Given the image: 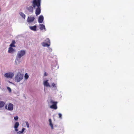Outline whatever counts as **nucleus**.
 <instances>
[{"label": "nucleus", "instance_id": "obj_1", "mask_svg": "<svg viewBox=\"0 0 134 134\" xmlns=\"http://www.w3.org/2000/svg\"><path fill=\"white\" fill-rule=\"evenodd\" d=\"M41 0H33L32 5L35 8L36 7H41Z\"/></svg>", "mask_w": 134, "mask_h": 134}, {"label": "nucleus", "instance_id": "obj_2", "mask_svg": "<svg viewBox=\"0 0 134 134\" xmlns=\"http://www.w3.org/2000/svg\"><path fill=\"white\" fill-rule=\"evenodd\" d=\"M23 76L24 75L23 74H21L20 72H19L16 75L15 79L16 81L17 82H19L23 79Z\"/></svg>", "mask_w": 134, "mask_h": 134}, {"label": "nucleus", "instance_id": "obj_3", "mask_svg": "<svg viewBox=\"0 0 134 134\" xmlns=\"http://www.w3.org/2000/svg\"><path fill=\"white\" fill-rule=\"evenodd\" d=\"M25 53V51L24 50H21L18 52L17 55V57L20 59L24 55Z\"/></svg>", "mask_w": 134, "mask_h": 134}, {"label": "nucleus", "instance_id": "obj_4", "mask_svg": "<svg viewBox=\"0 0 134 134\" xmlns=\"http://www.w3.org/2000/svg\"><path fill=\"white\" fill-rule=\"evenodd\" d=\"M14 75V74L13 73L8 72L7 73H5L4 74V76L7 78L12 79Z\"/></svg>", "mask_w": 134, "mask_h": 134}, {"label": "nucleus", "instance_id": "obj_5", "mask_svg": "<svg viewBox=\"0 0 134 134\" xmlns=\"http://www.w3.org/2000/svg\"><path fill=\"white\" fill-rule=\"evenodd\" d=\"M50 102L51 103L53 104V105H51L50 106V108L52 109H57V102H54L52 100Z\"/></svg>", "mask_w": 134, "mask_h": 134}, {"label": "nucleus", "instance_id": "obj_6", "mask_svg": "<svg viewBox=\"0 0 134 134\" xmlns=\"http://www.w3.org/2000/svg\"><path fill=\"white\" fill-rule=\"evenodd\" d=\"M7 106L6 105L5 106V108L6 109H7L9 111H12L13 109V104L10 103L8 105V107L7 108Z\"/></svg>", "mask_w": 134, "mask_h": 134}, {"label": "nucleus", "instance_id": "obj_7", "mask_svg": "<svg viewBox=\"0 0 134 134\" xmlns=\"http://www.w3.org/2000/svg\"><path fill=\"white\" fill-rule=\"evenodd\" d=\"M35 11V14L37 15L40 14L41 12V6L40 7H37Z\"/></svg>", "mask_w": 134, "mask_h": 134}, {"label": "nucleus", "instance_id": "obj_8", "mask_svg": "<svg viewBox=\"0 0 134 134\" xmlns=\"http://www.w3.org/2000/svg\"><path fill=\"white\" fill-rule=\"evenodd\" d=\"M35 18L34 17L28 16L27 19V21L29 23L32 22L34 20Z\"/></svg>", "mask_w": 134, "mask_h": 134}, {"label": "nucleus", "instance_id": "obj_9", "mask_svg": "<svg viewBox=\"0 0 134 134\" xmlns=\"http://www.w3.org/2000/svg\"><path fill=\"white\" fill-rule=\"evenodd\" d=\"M43 20V17L42 15H40L38 18V21L39 23H42Z\"/></svg>", "mask_w": 134, "mask_h": 134}, {"label": "nucleus", "instance_id": "obj_10", "mask_svg": "<svg viewBox=\"0 0 134 134\" xmlns=\"http://www.w3.org/2000/svg\"><path fill=\"white\" fill-rule=\"evenodd\" d=\"M19 125V123L18 122H16L14 124V128H15V130L16 131H18L17 128L18 127Z\"/></svg>", "mask_w": 134, "mask_h": 134}, {"label": "nucleus", "instance_id": "obj_11", "mask_svg": "<svg viewBox=\"0 0 134 134\" xmlns=\"http://www.w3.org/2000/svg\"><path fill=\"white\" fill-rule=\"evenodd\" d=\"M33 8L31 6H30L27 8V9L29 12L33 13Z\"/></svg>", "mask_w": 134, "mask_h": 134}, {"label": "nucleus", "instance_id": "obj_12", "mask_svg": "<svg viewBox=\"0 0 134 134\" xmlns=\"http://www.w3.org/2000/svg\"><path fill=\"white\" fill-rule=\"evenodd\" d=\"M48 80L45 81H44L43 84L46 87H51V86L49 85V83L48 82Z\"/></svg>", "mask_w": 134, "mask_h": 134}, {"label": "nucleus", "instance_id": "obj_13", "mask_svg": "<svg viewBox=\"0 0 134 134\" xmlns=\"http://www.w3.org/2000/svg\"><path fill=\"white\" fill-rule=\"evenodd\" d=\"M40 29L42 30H46V29H45V26L43 24H40L39 25Z\"/></svg>", "mask_w": 134, "mask_h": 134}, {"label": "nucleus", "instance_id": "obj_14", "mask_svg": "<svg viewBox=\"0 0 134 134\" xmlns=\"http://www.w3.org/2000/svg\"><path fill=\"white\" fill-rule=\"evenodd\" d=\"M37 26L36 25H35L34 26H30V29L34 31H36V30Z\"/></svg>", "mask_w": 134, "mask_h": 134}, {"label": "nucleus", "instance_id": "obj_15", "mask_svg": "<svg viewBox=\"0 0 134 134\" xmlns=\"http://www.w3.org/2000/svg\"><path fill=\"white\" fill-rule=\"evenodd\" d=\"M14 50L11 47H9L8 50V52L10 53L13 52L14 51Z\"/></svg>", "mask_w": 134, "mask_h": 134}, {"label": "nucleus", "instance_id": "obj_16", "mask_svg": "<svg viewBox=\"0 0 134 134\" xmlns=\"http://www.w3.org/2000/svg\"><path fill=\"white\" fill-rule=\"evenodd\" d=\"M42 46H43V47H48L50 46V44H49L47 43H45L44 42L42 43Z\"/></svg>", "mask_w": 134, "mask_h": 134}, {"label": "nucleus", "instance_id": "obj_17", "mask_svg": "<svg viewBox=\"0 0 134 134\" xmlns=\"http://www.w3.org/2000/svg\"><path fill=\"white\" fill-rule=\"evenodd\" d=\"M5 102L3 101H0V108H2L5 105Z\"/></svg>", "mask_w": 134, "mask_h": 134}, {"label": "nucleus", "instance_id": "obj_18", "mask_svg": "<svg viewBox=\"0 0 134 134\" xmlns=\"http://www.w3.org/2000/svg\"><path fill=\"white\" fill-rule=\"evenodd\" d=\"M49 125L50 126H51L52 129H53V125L52 124V120L51 119H49Z\"/></svg>", "mask_w": 134, "mask_h": 134}, {"label": "nucleus", "instance_id": "obj_19", "mask_svg": "<svg viewBox=\"0 0 134 134\" xmlns=\"http://www.w3.org/2000/svg\"><path fill=\"white\" fill-rule=\"evenodd\" d=\"M20 14L21 16L24 18L25 19V15L22 12H21L20 13Z\"/></svg>", "mask_w": 134, "mask_h": 134}, {"label": "nucleus", "instance_id": "obj_20", "mask_svg": "<svg viewBox=\"0 0 134 134\" xmlns=\"http://www.w3.org/2000/svg\"><path fill=\"white\" fill-rule=\"evenodd\" d=\"M45 41L46 42V43L48 44H49L50 45V40L48 38H47L45 40Z\"/></svg>", "mask_w": 134, "mask_h": 134}, {"label": "nucleus", "instance_id": "obj_21", "mask_svg": "<svg viewBox=\"0 0 134 134\" xmlns=\"http://www.w3.org/2000/svg\"><path fill=\"white\" fill-rule=\"evenodd\" d=\"M29 77V76L28 75L27 73H26L25 74V79H27Z\"/></svg>", "mask_w": 134, "mask_h": 134}, {"label": "nucleus", "instance_id": "obj_22", "mask_svg": "<svg viewBox=\"0 0 134 134\" xmlns=\"http://www.w3.org/2000/svg\"><path fill=\"white\" fill-rule=\"evenodd\" d=\"M7 89L9 92H11V90L9 87H7Z\"/></svg>", "mask_w": 134, "mask_h": 134}, {"label": "nucleus", "instance_id": "obj_23", "mask_svg": "<svg viewBox=\"0 0 134 134\" xmlns=\"http://www.w3.org/2000/svg\"><path fill=\"white\" fill-rule=\"evenodd\" d=\"M10 47H15V46L12 43H11L10 45Z\"/></svg>", "mask_w": 134, "mask_h": 134}, {"label": "nucleus", "instance_id": "obj_24", "mask_svg": "<svg viewBox=\"0 0 134 134\" xmlns=\"http://www.w3.org/2000/svg\"><path fill=\"white\" fill-rule=\"evenodd\" d=\"M26 123L27 127L28 128L29 127V124L28 122L27 121L26 122Z\"/></svg>", "mask_w": 134, "mask_h": 134}, {"label": "nucleus", "instance_id": "obj_25", "mask_svg": "<svg viewBox=\"0 0 134 134\" xmlns=\"http://www.w3.org/2000/svg\"><path fill=\"white\" fill-rule=\"evenodd\" d=\"M14 119L15 120H17L18 119V117L16 116L14 117Z\"/></svg>", "mask_w": 134, "mask_h": 134}, {"label": "nucleus", "instance_id": "obj_26", "mask_svg": "<svg viewBox=\"0 0 134 134\" xmlns=\"http://www.w3.org/2000/svg\"><path fill=\"white\" fill-rule=\"evenodd\" d=\"M58 115H59V117L60 118H61L62 117V114L61 113H59L58 114Z\"/></svg>", "mask_w": 134, "mask_h": 134}, {"label": "nucleus", "instance_id": "obj_27", "mask_svg": "<svg viewBox=\"0 0 134 134\" xmlns=\"http://www.w3.org/2000/svg\"><path fill=\"white\" fill-rule=\"evenodd\" d=\"M25 129L24 128H23L22 129L21 131L20 132L21 133H22L24 131Z\"/></svg>", "mask_w": 134, "mask_h": 134}, {"label": "nucleus", "instance_id": "obj_28", "mask_svg": "<svg viewBox=\"0 0 134 134\" xmlns=\"http://www.w3.org/2000/svg\"><path fill=\"white\" fill-rule=\"evenodd\" d=\"M12 44H13L14 45V44L15 43V41L14 40H13L12 41Z\"/></svg>", "mask_w": 134, "mask_h": 134}, {"label": "nucleus", "instance_id": "obj_29", "mask_svg": "<svg viewBox=\"0 0 134 134\" xmlns=\"http://www.w3.org/2000/svg\"><path fill=\"white\" fill-rule=\"evenodd\" d=\"M52 86L53 87H54L55 86V84L54 83H52Z\"/></svg>", "mask_w": 134, "mask_h": 134}, {"label": "nucleus", "instance_id": "obj_30", "mask_svg": "<svg viewBox=\"0 0 134 134\" xmlns=\"http://www.w3.org/2000/svg\"><path fill=\"white\" fill-rule=\"evenodd\" d=\"M18 61V59H16L15 62L16 64H17V62Z\"/></svg>", "mask_w": 134, "mask_h": 134}, {"label": "nucleus", "instance_id": "obj_31", "mask_svg": "<svg viewBox=\"0 0 134 134\" xmlns=\"http://www.w3.org/2000/svg\"><path fill=\"white\" fill-rule=\"evenodd\" d=\"M44 75L45 76H47V74H46V72H45L44 74Z\"/></svg>", "mask_w": 134, "mask_h": 134}, {"label": "nucleus", "instance_id": "obj_32", "mask_svg": "<svg viewBox=\"0 0 134 134\" xmlns=\"http://www.w3.org/2000/svg\"><path fill=\"white\" fill-rule=\"evenodd\" d=\"M9 82L10 83H12L11 82H10V81H9L8 82Z\"/></svg>", "mask_w": 134, "mask_h": 134}]
</instances>
